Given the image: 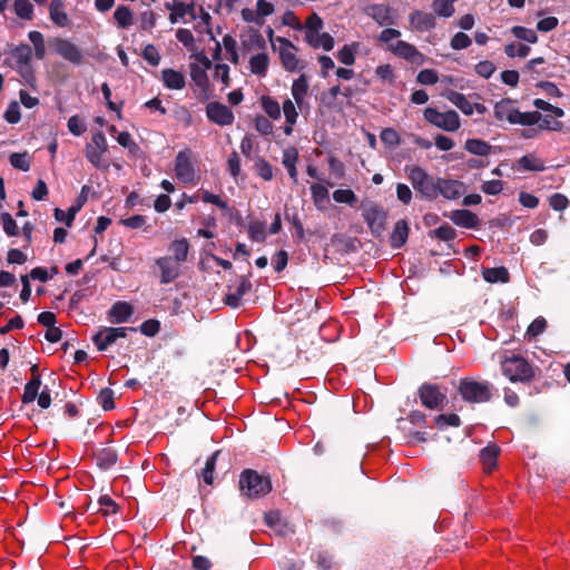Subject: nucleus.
<instances>
[{"label": "nucleus", "instance_id": "obj_57", "mask_svg": "<svg viewBox=\"0 0 570 570\" xmlns=\"http://www.w3.org/2000/svg\"><path fill=\"white\" fill-rule=\"evenodd\" d=\"M256 173L264 179L271 180L273 178V169L272 166L264 160L263 158H258L255 163Z\"/></svg>", "mask_w": 570, "mask_h": 570}, {"label": "nucleus", "instance_id": "obj_7", "mask_svg": "<svg viewBox=\"0 0 570 570\" xmlns=\"http://www.w3.org/2000/svg\"><path fill=\"white\" fill-rule=\"evenodd\" d=\"M409 179L414 189L423 197L433 199L436 197L435 180L422 167L412 166L407 168Z\"/></svg>", "mask_w": 570, "mask_h": 570}, {"label": "nucleus", "instance_id": "obj_14", "mask_svg": "<svg viewBox=\"0 0 570 570\" xmlns=\"http://www.w3.org/2000/svg\"><path fill=\"white\" fill-rule=\"evenodd\" d=\"M444 97L466 116H471L474 112L483 115L487 110L483 105L471 102L463 94L458 91H448L444 94Z\"/></svg>", "mask_w": 570, "mask_h": 570}, {"label": "nucleus", "instance_id": "obj_2", "mask_svg": "<svg viewBox=\"0 0 570 570\" xmlns=\"http://www.w3.org/2000/svg\"><path fill=\"white\" fill-rule=\"evenodd\" d=\"M239 488L243 495L258 498L272 490L269 478L258 474L256 471L246 470L240 474Z\"/></svg>", "mask_w": 570, "mask_h": 570}, {"label": "nucleus", "instance_id": "obj_33", "mask_svg": "<svg viewBox=\"0 0 570 570\" xmlns=\"http://www.w3.org/2000/svg\"><path fill=\"white\" fill-rule=\"evenodd\" d=\"M464 148L476 156H488L491 153V145L481 139H468L464 144Z\"/></svg>", "mask_w": 570, "mask_h": 570}, {"label": "nucleus", "instance_id": "obj_36", "mask_svg": "<svg viewBox=\"0 0 570 570\" xmlns=\"http://www.w3.org/2000/svg\"><path fill=\"white\" fill-rule=\"evenodd\" d=\"M261 105L263 110L268 115V117L275 120L281 118L282 109L279 104L275 99L268 96H263L261 98Z\"/></svg>", "mask_w": 570, "mask_h": 570}, {"label": "nucleus", "instance_id": "obj_1", "mask_svg": "<svg viewBox=\"0 0 570 570\" xmlns=\"http://www.w3.org/2000/svg\"><path fill=\"white\" fill-rule=\"evenodd\" d=\"M494 116L498 120H508L510 124H518L523 126H531L538 124L541 119V114L538 111L521 112L509 99H503L495 104Z\"/></svg>", "mask_w": 570, "mask_h": 570}, {"label": "nucleus", "instance_id": "obj_25", "mask_svg": "<svg viewBox=\"0 0 570 570\" xmlns=\"http://www.w3.org/2000/svg\"><path fill=\"white\" fill-rule=\"evenodd\" d=\"M161 80L168 89L180 90L185 87V76L174 69H164L161 71Z\"/></svg>", "mask_w": 570, "mask_h": 570}, {"label": "nucleus", "instance_id": "obj_27", "mask_svg": "<svg viewBox=\"0 0 570 570\" xmlns=\"http://www.w3.org/2000/svg\"><path fill=\"white\" fill-rule=\"evenodd\" d=\"M269 65V58L267 53L263 50L249 59V69L254 75L264 77L267 72Z\"/></svg>", "mask_w": 570, "mask_h": 570}, {"label": "nucleus", "instance_id": "obj_60", "mask_svg": "<svg viewBox=\"0 0 570 570\" xmlns=\"http://www.w3.org/2000/svg\"><path fill=\"white\" fill-rule=\"evenodd\" d=\"M1 220L3 224V230L8 236L18 235V226L12 216L8 213L1 214Z\"/></svg>", "mask_w": 570, "mask_h": 570}, {"label": "nucleus", "instance_id": "obj_16", "mask_svg": "<svg viewBox=\"0 0 570 570\" xmlns=\"http://www.w3.org/2000/svg\"><path fill=\"white\" fill-rule=\"evenodd\" d=\"M436 195L440 194L446 199H458L464 191L465 186L456 179L438 178L435 180Z\"/></svg>", "mask_w": 570, "mask_h": 570}, {"label": "nucleus", "instance_id": "obj_35", "mask_svg": "<svg viewBox=\"0 0 570 570\" xmlns=\"http://www.w3.org/2000/svg\"><path fill=\"white\" fill-rule=\"evenodd\" d=\"M456 0H434L432 3L433 11L442 18H450L454 13V3Z\"/></svg>", "mask_w": 570, "mask_h": 570}, {"label": "nucleus", "instance_id": "obj_52", "mask_svg": "<svg viewBox=\"0 0 570 570\" xmlns=\"http://www.w3.org/2000/svg\"><path fill=\"white\" fill-rule=\"evenodd\" d=\"M512 33L520 40H524L529 43H535L538 41L537 33L532 29L524 27H513Z\"/></svg>", "mask_w": 570, "mask_h": 570}, {"label": "nucleus", "instance_id": "obj_53", "mask_svg": "<svg viewBox=\"0 0 570 570\" xmlns=\"http://www.w3.org/2000/svg\"><path fill=\"white\" fill-rule=\"evenodd\" d=\"M375 75L384 83L392 85L394 82V72L390 65H380L375 69Z\"/></svg>", "mask_w": 570, "mask_h": 570}, {"label": "nucleus", "instance_id": "obj_5", "mask_svg": "<svg viewBox=\"0 0 570 570\" xmlns=\"http://www.w3.org/2000/svg\"><path fill=\"white\" fill-rule=\"evenodd\" d=\"M361 209L362 216L371 232L374 235L380 236L385 229L387 218V214L384 208L375 202L365 199L361 204Z\"/></svg>", "mask_w": 570, "mask_h": 570}, {"label": "nucleus", "instance_id": "obj_42", "mask_svg": "<svg viewBox=\"0 0 570 570\" xmlns=\"http://www.w3.org/2000/svg\"><path fill=\"white\" fill-rule=\"evenodd\" d=\"M284 112L286 124H296L298 118L297 105L294 100L287 98L283 101L281 108Z\"/></svg>", "mask_w": 570, "mask_h": 570}, {"label": "nucleus", "instance_id": "obj_59", "mask_svg": "<svg viewBox=\"0 0 570 570\" xmlns=\"http://www.w3.org/2000/svg\"><path fill=\"white\" fill-rule=\"evenodd\" d=\"M416 79L421 85H434L438 82L439 77L435 70L423 69L417 73Z\"/></svg>", "mask_w": 570, "mask_h": 570}, {"label": "nucleus", "instance_id": "obj_46", "mask_svg": "<svg viewBox=\"0 0 570 570\" xmlns=\"http://www.w3.org/2000/svg\"><path fill=\"white\" fill-rule=\"evenodd\" d=\"M114 18L120 28H128L132 24V13L125 6L117 8L114 12Z\"/></svg>", "mask_w": 570, "mask_h": 570}, {"label": "nucleus", "instance_id": "obj_58", "mask_svg": "<svg viewBox=\"0 0 570 570\" xmlns=\"http://www.w3.org/2000/svg\"><path fill=\"white\" fill-rule=\"evenodd\" d=\"M387 9L380 4H373L368 8V14L376 20L380 24H384L387 21Z\"/></svg>", "mask_w": 570, "mask_h": 570}, {"label": "nucleus", "instance_id": "obj_55", "mask_svg": "<svg viewBox=\"0 0 570 570\" xmlns=\"http://www.w3.org/2000/svg\"><path fill=\"white\" fill-rule=\"evenodd\" d=\"M156 14L151 10H146L139 16L140 29L150 31L156 26Z\"/></svg>", "mask_w": 570, "mask_h": 570}, {"label": "nucleus", "instance_id": "obj_64", "mask_svg": "<svg viewBox=\"0 0 570 570\" xmlns=\"http://www.w3.org/2000/svg\"><path fill=\"white\" fill-rule=\"evenodd\" d=\"M475 72L483 77V78H490L493 72L495 71V66L493 62L489 60L480 61L478 65H475Z\"/></svg>", "mask_w": 570, "mask_h": 570}, {"label": "nucleus", "instance_id": "obj_31", "mask_svg": "<svg viewBox=\"0 0 570 570\" xmlns=\"http://www.w3.org/2000/svg\"><path fill=\"white\" fill-rule=\"evenodd\" d=\"M518 167L522 170L543 171L544 163L533 154L524 155L518 160Z\"/></svg>", "mask_w": 570, "mask_h": 570}, {"label": "nucleus", "instance_id": "obj_32", "mask_svg": "<svg viewBox=\"0 0 570 570\" xmlns=\"http://www.w3.org/2000/svg\"><path fill=\"white\" fill-rule=\"evenodd\" d=\"M305 39L309 43L311 37L315 38L321 35L323 29V20L316 14H311L305 22Z\"/></svg>", "mask_w": 570, "mask_h": 570}, {"label": "nucleus", "instance_id": "obj_17", "mask_svg": "<svg viewBox=\"0 0 570 570\" xmlns=\"http://www.w3.org/2000/svg\"><path fill=\"white\" fill-rule=\"evenodd\" d=\"M166 8L170 10L169 21L174 23L183 22L187 23L189 19H195V7L194 4L184 3L180 1H174L173 3H166Z\"/></svg>", "mask_w": 570, "mask_h": 570}, {"label": "nucleus", "instance_id": "obj_12", "mask_svg": "<svg viewBox=\"0 0 570 570\" xmlns=\"http://www.w3.org/2000/svg\"><path fill=\"white\" fill-rule=\"evenodd\" d=\"M308 91H309V82L308 78L305 75H301L297 79H295L291 87V94L293 100L297 105L299 111L304 112L309 110L308 104Z\"/></svg>", "mask_w": 570, "mask_h": 570}, {"label": "nucleus", "instance_id": "obj_44", "mask_svg": "<svg viewBox=\"0 0 570 570\" xmlns=\"http://www.w3.org/2000/svg\"><path fill=\"white\" fill-rule=\"evenodd\" d=\"M309 45L314 48H322L325 51H330L334 48V38L327 32H322L315 38L311 37Z\"/></svg>", "mask_w": 570, "mask_h": 570}, {"label": "nucleus", "instance_id": "obj_40", "mask_svg": "<svg viewBox=\"0 0 570 570\" xmlns=\"http://www.w3.org/2000/svg\"><path fill=\"white\" fill-rule=\"evenodd\" d=\"M28 37L33 45L36 57L40 60L43 59L46 56V46L42 33L39 31H30Z\"/></svg>", "mask_w": 570, "mask_h": 570}, {"label": "nucleus", "instance_id": "obj_39", "mask_svg": "<svg viewBox=\"0 0 570 570\" xmlns=\"http://www.w3.org/2000/svg\"><path fill=\"white\" fill-rule=\"evenodd\" d=\"M499 452L500 449L497 445H488L481 451L480 458L488 469L495 466Z\"/></svg>", "mask_w": 570, "mask_h": 570}, {"label": "nucleus", "instance_id": "obj_19", "mask_svg": "<svg viewBox=\"0 0 570 570\" xmlns=\"http://www.w3.org/2000/svg\"><path fill=\"white\" fill-rule=\"evenodd\" d=\"M156 265L159 267L163 284H169L180 275L181 265L168 256L156 259Z\"/></svg>", "mask_w": 570, "mask_h": 570}, {"label": "nucleus", "instance_id": "obj_6", "mask_svg": "<svg viewBox=\"0 0 570 570\" xmlns=\"http://www.w3.org/2000/svg\"><path fill=\"white\" fill-rule=\"evenodd\" d=\"M175 175L184 184L196 185L199 175L194 166L193 153L189 149L181 150L175 159Z\"/></svg>", "mask_w": 570, "mask_h": 570}, {"label": "nucleus", "instance_id": "obj_49", "mask_svg": "<svg viewBox=\"0 0 570 570\" xmlns=\"http://www.w3.org/2000/svg\"><path fill=\"white\" fill-rule=\"evenodd\" d=\"M218 454H219V452L217 451L207 459L205 466L203 469V472H202V476H203L205 483H207L209 485L213 484V481H214L213 473H214V469L216 465V460H217Z\"/></svg>", "mask_w": 570, "mask_h": 570}, {"label": "nucleus", "instance_id": "obj_48", "mask_svg": "<svg viewBox=\"0 0 570 570\" xmlns=\"http://www.w3.org/2000/svg\"><path fill=\"white\" fill-rule=\"evenodd\" d=\"M14 12L21 19H31L33 13V7L29 0H16Z\"/></svg>", "mask_w": 570, "mask_h": 570}, {"label": "nucleus", "instance_id": "obj_61", "mask_svg": "<svg viewBox=\"0 0 570 570\" xmlns=\"http://www.w3.org/2000/svg\"><path fill=\"white\" fill-rule=\"evenodd\" d=\"M461 423L460 417L456 414H442L435 419L438 428L443 429L445 425L459 426Z\"/></svg>", "mask_w": 570, "mask_h": 570}, {"label": "nucleus", "instance_id": "obj_38", "mask_svg": "<svg viewBox=\"0 0 570 570\" xmlns=\"http://www.w3.org/2000/svg\"><path fill=\"white\" fill-rule=\"evenodd\" d=\"M248 236L255 242H264L266 239V225L264 222H250L248 224Z\"/></svg>", "mask_w": 570, "mask_h": 570}, {"label": "nucleus", "instance_id": "obj_15", "mask_svg": "<svg viewBox=\"0 0 570 570\" xmlns=\"http://www.w3.org/2000/svg\"><path fill=\"white\" fill-rule=\"evenodd\" d=\"M31 57L32 51L28 45H21L12 51V58L16 61L17 68L27 81L33 78L30 68Z\"/></svg>", "mask_w": 570, "mask_h": 570}, {"label": "nucleus", "instance_id": "obj_13", "mask_svg": "<svg viewBox=\"0 0 570 570\" xmlns=\"http://www.w3.org/2000/svg\"><path fill=\"white\" fill-rule=\"evenodd\" d=\"M206 116L218 126L232 125L235 119L233 111L226 105L217 101H212L206 106Z\"/></svg>", "mask_w": 570, "mask_h": 570}, {"label": "nucleus", "instance_id": "obj_45", "mask_svg": "<svg viewBox=\"0 0 570 570\" xmlns=\"http://www.w3.org/2000/svg\"><path fill=\"white\" fill-rule=\"evenodd\" d=\"M357 45H345L338 52H337V59L346 65L352 66L355 62V52H356Z\"/></svg>", "mask_w": 570, "mask_h": 570}, {"label": "nucleus", "instance_id": "obj_22", "mask_svg": "<svg viewBox=\"0 0 570 570\" xmlns=\"http://www.w3.org/2000/svg\"><path fill=\"white\" fill-rule=\"evenodd\" d=\"M411 27L419 31H429L435 27V18L432 13L414 11L410 16Z\"/></svg>", "mask_w": 570, "mask_h": 570}, {"label": "nucleus", "instance_id": "obj_11", "mask_svg": "<svg viewBox=\"0 0 570 570\" xmlns=\"http://www.w3.org/2000/svg\"><path fill=\"white\" fill-rule=\"evenodd\" d=\"M128 331H135V328L101 327L94 335L92 341L99 351H106L110 345L115 344L118 338H125Z\"/></svg>", "mask_w": 570, "mask_h": 570}, {"label": "nucleus", "instance_id": "obj_37", "mask_svg": "<svg viewBox=\"0 0 570 570\" xmlns=\"http://www.w3.org/2000/svg\"><path fill=\"white\" fill-rule=\"evenodd\" d=\"M335 203L346 204L353 206L357 202V196L350 188H340L333 191L332 194Z\"/></svg>", "mask_w": 570, "mask_h": 570}, {"label": "nucleus", "instance_id": "obj_34", "mask_svg": "<svg viewBox=\"0 0 570 570\" xmlns=\"http://www.w3.org/2000/svg\"><path fill=\"white\" fill-rule=\"evenodd\" d=\"M40 385H41L40 377L38 375H33V377L24 386L22 402L23 403L33 402L38 396V391L40 389Z\"/></svg>", "mask_w": 570, "mask_h": 570}, {"label": "nucleus", "instance_id": "obj_29", "mask_svg": "<svg viewBox=\"0 0 570 570\" xmlns=\"http://www.w3.org/2000/svg\"><path fill=\"white\" fill-rule=\"evenodd\" d=\"M409 236V226L405 220L396 222L391 235V245L394 248L403 246Z\"/></svg>", "mask_w": 570, "mask_h": 570}, {"label": "nucleus", "instance_id": "obj_43", "mask_svg": "<svg viewBox=\"0 0 570 570\" xmlns=\"http://www.w3.org/2000/svg\"><path fill=\"white\" fill-rule=\"evenodd\" d=\"M9 160L13 168L22 171H28L30 169V157L28 153H13L10 155Z\"/></svg>", "mask_w": 570, "mask_h": 570}, {"label": "nucleus", "instance_id": "obj_21", "mask_svg": "<svg viewBox=\"0 0 570 570\" xmlns=\"http://www.w3.org/2000/svg\"><path fill=\"white\" fill-rule=\"evenodd\" d=\"M132 314L134 307L127 302L115 303L108 312L110 321L116 324L129 321Z\"/></svg>", "mask_w": 570, "mask_h": 570}, {"label": "nucleus", "instance_id": "obj_56", "mask_svg": "<svg viewBox=\"0 0 570 570\" xmlns=\"http://www.w3.org/2000/svg\"><path fill=\"white\" fill-rule=\"evenodd\" d=\"M190 77L198 87H207L208 77L207 71L203 70L198 66H190Z\"/></svg>", "mask_w": 570, "mask_h": 570}, {"label": "nucleus", "instance_id": "obj_3", "mask_svg": "<svg viewBox=\"0 0 570 570\" xmlns=\"http://www.w3.org/2000/svg\"><path fill=\"white\" fill-rule=\"evenodd\" d=\"M462 399L470 403H484L492 397V385L488 381L462 379L459 384Z\"/></svg>", "mask_w": 570, "mask_h": 570}, {"label": "nucleus", "instance_id": "obj_18", "mask_svg": "<svg viewBox=\"0 0 570 570\" xmlns=\"http://www.w3.org/2000/svg\"><path fill=\"white\" fill-rule=\"evenodd\" d=\"M419 395L422 404L428 409H438L445 400V395L434 384H423L419 389Z\"/></svg>", "mask_w": 570, "mask_h": 570}, {"label": "nucleus", "instance_id": "obj_26", "mask_svg": "<svg viewBox=\"0 0 570 570\" xmlns=\"http://www.w3.org/2000/svg\"><path fill=\"white\" fill-rule=\"evenodd\" d=\"M312 199L317 209H325L330 204L328 189L322 184L311 186Z\"/></svg>", "mask_w": 570, "mask_h": 570}, {"label": "nucleus", "instance_id": "obj_50", "mask_svg": "<svg viewBox=\"0 0 570 570\" xmlns=\"http://www.w3.org/2000/svg\"><path fill=\"white\" fill-rule=\"evenodd\" d=\"M530 50L531 49L529 46L522 45V43H509L504 48V52L511 58H513V57L524 58L529 55Z\"/></svg>", "mask_w": 570, "mask_h": 570}, {"label": "nucleus", "instance_id": "obj_51", "mask_svg": "<svg viewBox=\"0 0 570 570\" xmlns=\"http://www.w3.org/2000/svg\"><path fill=\"white\" fill-rule=\"evenodd\" d=\"M80 207L81 204H79L78 206H72L68 209V212L57 208L55 210V218L59 222H65L67 226H70Z\"/></svg>", "mask_w": 570, "mask_h": 570}, {"label": "nucleus", "instance_id": "obj_20", "mask_svg": "<svg viewBox=\"0 0 570 570\" xmlns=\"http://www.w3.org/2000/svg\"><path fill=\"white\" fill-rule=\"evenodd\" d=\"M391 50L399 57H402L413 63H421L423 61V56L420 53L416 48L405 41H396L390 46Z\"/></svg>", "mask_w": 570, "mask_h": 570}, {"label": "nucleus", "instance_id": "obj_9", "mask_svg": "<svg viewBox=\"0 0 570 570\" xmlns=\"http://www.w3.org/2000/svg\"><path fill=\"white\" fill-rule=\"evenodd\" d=\"M277 50L282 66L289 72L299 71L305 63L297 58V48L286 38H276Z\"/></svg>", "mask_w": 570, "mask_h": 570}, {"label": "nucleus", "instance_id": "obj_30", "mask_svg": "<svg viewBox=\"0 0 570 570\" xmlns=\"http://www.w3.org/2000/svg\"><path fill=\"white\" fill-rule=\"evenodd\" d=\"M482 276L488 283L509 282V272L505 267L483 268Z\"/></svg>", "mask_w": 570, "mask_h": 570}, {"label": "nucleus", "instance_id": "obj_54", "mask_svg": "<svg viewBox=\"0 0 570 570\" xmlns=\"http://www.w3.org/2000/svg\"><path fill=\"white\" fill-rule=\"evenodd\" d=\"M106 151H98V149H94V147H86V157L88 160L96 167H107L104 161V154Z\"/></svg>", "mask_w": 570, "mask_h": 570}, {"label": "nucleus", "instance_id": "obj_8", "mask_svg": "<svg viewBox=\"0 0 570 570\" xmlns=\"http://www.w3.org/2000/svg\"><path fill=\"white\" fill-rule=\"evenodd\" d=\"M424 118L430 124L445 131H456L461 126L460 117L454 110L441 112L435 108L429 107L424 110Z\"/></svg>", "mask_w": 570, "mask_h": 570}, {"label": "nucleus", "instance_id": "obj_62", "mask_svg": "<svg viewBox=\"0 0 570 570\" xmlns=\"http://www.w3.org/2000/svg\"><path fill=\"white\" fill-rule=\"evenodd\" d=\"M471 45V39L464 32H458L451 39V47L454 50L465 49Z\"/></svg>", "mask_w": 570, "mask_h": 570}, {"label": "nucleus", "instance_id": "obj_23", "mask_svg": "<svg viewBox=\"0 0 570 570\" xmlns=\"http://www.w3.org/2000/svg\"><path fill=\"white\" fill-rule=\"evenodd\" d=\"M49 16L51 21L60 28L68 27L70 23L62 0H51L49 4Z\"/></svg>", "mask_w": 570, "mask_h": 570}, {"label": "nucleus", "instance_id": "obj_47", "mask_svg": "<svg viewBox=\"0 0 570 570\" xmlns=\"http://www.w3.org/2000/svg\"><path fill=\"white\" fill-rule=\"evenodd\" d=\"M223 46L228 55L227 59H229L234 65H237L239 61V56L236 49V40L232 36L226 35L223 38Z\"/></svg>", "mask_w": 570, "mask_h": 570}, {"label": "nucleus", "instance_id": "obj_10", "mask_svg": "<svg viewBox=\"0 0 570 570\" xmlns=\"http://www.w3.org/2000/svg\"><path fill=\"white\" fill-rule=\"evenodd\" d=\"M53 50L65 60L75 66H80L83 62L85 56L81 49L69 39L55 38L50 41Z\"/></svg>", "mask_w": 570, "mask_h": 570}, {"label": "nucleus", "instance_id": "obj_24", "mask_svg": "<svg viewBox=\"0 0 570 570\" xmlns=\"http://www.w3.org/2000/svg\"><path fill=\"white\" fill-rule=\"evenodd\" d=\"M449 218L458 226L464 228H473L478 225L479 219L475 214L466 209L452 210Z\"/></svg>", "mask_w": 570, "mask_h": 570}, {"label": "nucleus", "instance_id": "obj_4", "mask_svg": "<svg viewBox=\"0 0 570 570\" xmlns=\"http://www.w3.org/2000/svg\"><path fill=\"white\" fill-rule=\"evenodd\" d=\"M501 367L503 374L511 382H527L533 375L532 367L520 355H511L504 357L501 361Z\"/></svg>", "mask_w": 570, "mask_h": 570}, {"label": "nucleus", "instance_id": "obj_28", "mask_svg": "<svg viewBox=\"0 0 570 570\" xmlns=\"http://www.w3.org/2000/svg\"><path fill=\"white\" fill-rule=\"evenodd\" d=\"M189 250V244L187 239H177L173 242L169 246V252L171 253L170 256H168L171 259H175L180 265L187 261Z\"/></svg>", "mask_w": 570, "mask_h": 570}, {"label": "nucleus", "instance_id": "obj_63", "mask_svg": "<svg viewBox=\"0 0 570 570\" xmlns=\"http://www.w3.org/2000/svg\"><path fill=\"white\" fill-rule=\"evenodd\" d=\"M142 57L151 66H158L160 62V55L154 45H147L142 51Z\"/></svg>", "mask_w": 570, "mask_h": 570}, {"label": "nucleus", "instance_id": "obj_41", "mask_svg": "<svg viewBox=\"0 0 570 570\" xmlns=\"http://www.w3.org/2000/svg\"><path fill=\"white\" fill-rule=\"evenodd\" d=\"M243 47L250 50H264L265 49V40L264 38L256 31L250 32L246 39L243 40Z\"/></svg>", "mask_w": 570, "mask_h": 570}]
</instances>
